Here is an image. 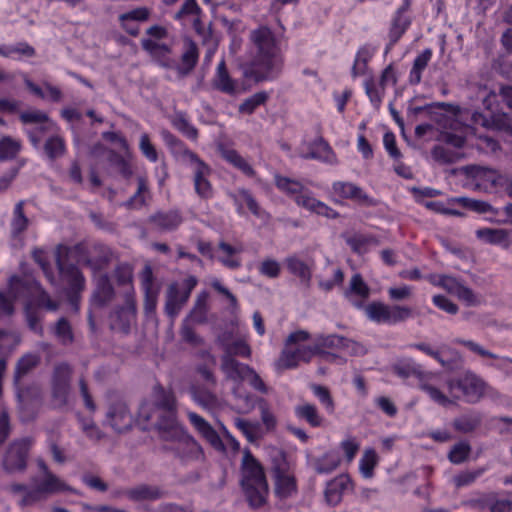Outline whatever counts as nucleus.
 <instances>
[{
  "label": "nucleus",
  "instance_id": "obj_7",
  "mask_svg": "<svg viewBox=\"0 0 512 512\" xmlns=\"http://www.w3.org/2000/svg\"><path fill=\"white\" fill-rule=\"evenodd\" d=\"M72 368L67 363L55 365L51 377V406L57 410H67L71 398Z\"/></svg>",
  "mask_w": 512,
  "mask_h": 512
},
{
  "label": "nucleus",
  "instance_id": "obj_24",
  "mask_svg": "<svg viewBox=\"0 0 512 512\" xmlns=\"http://www.w3.org/2000/svg\"><path fill=\"white\" fill-rule=\"evenodd\" d=\"M308 152L301 156L305 159H317L328 164H336L337 157L327 141L319 137L312 143H308Z\"/></svg>",
  "mask_w": 512,
  "mask_h": 512
},
{
  "label": "nucleus",
  "instance_id": "obj_55",
  "mask_svg": "<svg viewBox=\"0 0 512 512\" xmlns=\"http://www.w3.org/2000/svg\"><path fill=\"white\" fill-rule=\"evenodd\" d=\"M377 460V454L374 450L369 449L364 452L360 461V470L365 478L372 477Z\"/></svg>",
  "mask_w": 512,
  "mask_h": 512
},
{
  "label": "nucleus",
  "instance_id": "obj_2",
  "mask_svg": "<svg viewBox=\"0 0 512 512\" xmlns=\"http://www.w3.org/2000/svg\"><path fill=\"white\" fill-rule=\"evenodd\" d=\"M251 43V75L258 82L275 79L282 71L283 56L275 34L260 26L249 34Z\"/></svg>",
  "mask_w": 512,
  "mask_h": 512
},
{
  "label": "nucleus",
  "instance_id": "obj_44",
  "mask_svg": "<svg viewBox=\"0 0 512 512\" xmlns=\"http://www.w3.org/2000/svg\"><path fill=\"white\" fill-rule=\"evenodd\" d=\"M292 471L286 454L280 449H274L271 454V472L272 475H278Z\"/></svg>",
  "mask_w": 512,
  "mask_h": 512
},
{
  "label": "nucleus",
  "instance_id": "obj_14",
  "mask_svg": "<svg viewBox=\"0 0 512 512\" xmlns=\"http://www.w3.org/2000/svg\"><path fill=\"white\" fill-rule=\"evenodd\" d=\"M458 171L476 181L477 188L496 187L508 182V178L501 175L498 171L480 165H467L460 167Z\"/></svg>",
  "mask_w": 512,
  "mask_h": 512
},
{
  "label": "nucleus",
  "instance_id": "obj_43",
  "mask_svg": "<svg viewBox=\"0 0 512 512\" xmlns=\"http://www.w3.org/2000/svg\"><path fill=\"white\" fill-rule=\"evenodd\" d=\"M21 150V143L10 136L0 139V161L14 159Z\"/></svg>",
  "mask_w": 512,
  "mask_h": 512
},
{
  "label": "nucleus",
  "instance_id": "obj_38",
  "mask_svg": "<svg viewBox=\"0 0 512 512\" xmlns=\"http://www.w3.org/2000/svg\"><path fill=\"white\" fill-rule=\"evenodd\" d=\"M192 395L193 399L206 410H214L220 406L218 397L206 388H194Z\"/></svg>",
  "mask_w": 512,
  "mask_h": 512
},
{
  "label": "nucleus",
  "instance_id": "obj_59",
  "mask_svg": "<svg viewBox=\"0 0 512 512\" xmlns=\"http://www.w3.org/2000/svg\"><path fill=\"white\" fill-rule=\"evenodd\" d=\"M19 118L23 124H44L49 122L48 115L40 110L24 111Z\"/></svg>",
  "mask_w": 512,
  "mask_h": 512
},
{
  "label": "nucleus",
  "instance_id": "obj_49",
  "mask_svg": "<svg viewBox=\"0 0 512 512\" xmlns=\"http://www.w3.org/2000/svg\"><path fill=\"white\" fill-rule=\"evenodd\" d=\"M431 155L433 159L440 164H452L458 161L460 158L457 152L440 145H437L432 149Z\"/></svg>",
  "mask_w": 512,
  "mask_h": 512
},
{
  "label": "nucleus",
  "instance_id": "obj_5",
  "mask_svg": "<svg viewBox=\"0 0 512 512\" xmlns=\"http://www.w3.org/2000/svg\"><path fill=\"white\" fill-rule=\"evenodd\" d=\"M309 338L310 334L305 330L291 333L285 341V348L276 361V368L278 370L295 368L300 361L309 362L314 355L319 354V347L301 344Z\"/></svg>",
  "mask_w": 512,
  "mask_h": 512
},
{
  "label": "nucleus",
  "instance_id": "obj_40",
  "mask_svg": "<svg viewBox=\"0 0 512 512\" xmlns=\"http://www.w3.org/2000/svg\"><path fill=\"white\" fill-rule=\"evenodd\" d=\"M39 364V357L34 354H26L22 356L16 364L15 372H14V383L18 384V382L27 375L30 371H32Z\"/></svg>",
  "mask_w": 512,
  "mask_h": 512
},
{
  "label": "nucleus",
  "instance_id": "obj_29",
  "mask_svg": "<svg viewBox=\"0 0 512 512\" xmlns=\"http://www.w3.org/2000/svg\"><path fill=\"white\" fill-rule=\"evenodd\" d=\"M212 86L214 89L229 95L236 93V83L230 77L224 60L217 66L216 74L212 80Z\"/></svg>",
  "mask_w": 512,
  "mask_h": 512
},
{
  "label": "nucleus",
  "instance_id": "obj_1",
  "mask_svg": "<svg viewBox=\"0 0 512 512\" xmlns=\"http://www.w3.org/2000/svg\"><path fill=\"white\" fill-rule=\"evenodd\" d=\"M177 400L171 390L161 385H155L152 391V400H143L137 413V422L142 430H149L153 423L159 437L173 444L166 447L167 451L183 464L202 461L204 453L200 444L191 436L177 419Z\"/></svg>",
  "mask_w": 512,
  "mask_h": 512
},
{
  "label": "nucleus",
  "instance_id": "obj_56",
  "mask_svg": "<svg viewBox=\"0 0 512 512\" xmlns=\"http://www.w3.org/2000/svg\"><path fill=\"white\" fill-rule=\"evenodd\" d=\"M192 324L193 323L184 319L180 328V336L185 342L193 346L202 345L203 339L195 333Z\"/></svg>",
  "mask_w": 512,
  "mask_h": 512
},
{
  "label": "nucleus",
  "instance_id": "obj_46",
  "mask_svg": "<svg viewBox=\"0 0 512 512\" xmlns=\"http://www.w3.org/2000/svg\"><path fill=\"white\" fill-rule=\"evenodd\" d=\"M173 126L192 140L198 137V130L192 126L183 113H176L172 120Z\"/></svg>",
  "mask_w": 512,
  "mask_h": 512
},
{
  "label": "nucleus",
  "instance_id": "obj_35",
  "mask_svg": "<svg viewBox=\"0 0 512 512\" xmlns=\"http://www.w3.org/2000/svg\"><path fill=\"white\" fill-rule=\"evenodd\" d=\"M432 54V50L427 48L415 58L409 76V82L411 84L416 85L421 82L422 72L425 70L429 61L431 60Z\"/></svg>",
  "mask_w": 512,
  "mask_h": 512
},
{
  "label": "nucleus",
  "instance_id": "obj_42",
  "mask_svg": "<svg viewBox=\"0 0 512 512\" xmlns=\"http://www.w3.org/2000/svg\"><path fill=\"white\" fill-rule=\"evenodd\" d=\"M44 152L50 160H55L65 154L64 139L58 135L49 137L44 144Z\"/></svg>",
  "mask_w": 512,
  "mask_h": 512
},
{
  "label": "nucleus",
  "instance_id": "obj_51",
  "mask_svg": "<svg viewBox=\"0 0 512 512\" xmlns=\"http://www.w3.org/2000/svg\"><path fill=\"white\" fill-rule=\"evenodd\" d=\"M236 427L245 435L249 442H255L259 438V424L236 418Z\"/></svg>",
  "mask_w": 512,
  "mask_h": 512
},
{
  "label": "nucleus",
  "instance_id": "obj_53",
  "mask_svg": "<svg viewBox=\"0 0 512 512\" xmlns=\"http://www.w3.org/2000/svg\"><path fill=\"white\" fill-rule=\"evenodd\" d=\"M32 258L42 268L45 276L48 278L50 283L55 284L56 279L51 271V266L46 256V253L42 249L35 248L32 251Z\"/></svg>",
  "mask_w": 512,
  "mask_h": 512
},
{
  "label": "nucleus",
  "instance_id": "obj_8",
  "mask_svg": "<svg viewBox=\"0 0 512 512\" xmlns=\"http://www.w3.org/2000/svg\"><path fill=\"white\" fill-rule=\"evenodd\" d=\"M449 393L454 399H459V395H454L455 390H460L466 402L475 404L479 402L485 394L486 383L476 374L466 372L456 379L447 381Z\"/></svg>",
  "mask_w": 512,
  "mask_h": 512
},
{
  "label": "nucleus",
  "instance_id": "obj_20",
  "mask_svg": "<svg viewBox=\"0 0 512 512\" xmlns=\"http://www.w3.org/2000/svg\"><path fill=\"white\" fill-rule=\"evenodd\" d=\"M187 417L195 430L217 451H225V445L217 431L200 415L188 412Z\"/></svg>",
  "mask_w": 512,
  "mask_h": 512
},
{
  "label": "nucleus",
  "instance_id": "obj_22",
  "mask_svg": "<svg viewBox=\"0 0 512 512\" xmlns=\"http://www.w3.org/2000/svg\"><path fill=\"white\" fill-rule=\"evenodd\" d=\"M166 491L157 485L139 484L125 490L124 495L131 501H155L166 496Z\"/></svg>",
  "mask_w": 512,
  "mask_h": 512
},
{
  "label": "nucleus",
  "instance_id": "obj_50",
  "mask_svg": "<svg viewBox=\"0 0 512 512\" xmlns=\"http://www.w3.org/2000/svg\"><path fill=\"white\" fill-rule=\"evenodd\" d=\"M490 124V128L510 132L512 131V116L505 112H492Z\"/></svg>",
  "mask_w": 512,
  "mask_h": 512
},
{
  "label": "nucleus",
  "instance_id": "obj_36",
  "mask_svg": "<svg viewBox=\"0 0 512 512\" xmlns=\"http://www.w3.org/2000/svg\"><path fill=\"white\" fill-rule=\"evenodd\" d=\"M23 200L19 201L14 208L13 218L11 221V235L16 238L22 234L29 225V219L24 214Z\"/></svg>",
  "mask_w": 512,
  "mask_h": 512
},
{
  "label": "nucleus",
  "instance_id": "obj_37",
  "mask_svg": "<svg viewBox=\"0 0 512 512\" xmlns=\"http://www.w3.org/2000/svg\"><path fill=\"white\" fill-rule=\"evenodd\" d=\"M221 155L226 161L242 171L245 175L249 177L255 175V171L251 165L236 150L222 148Z\"/></svg>",
  "mask_w": 512,
  "mask_h": 512
},
{
  "label": "nucleus",
  "instance_id": "obj_62",
  "mask_svg": "<svg viewBox=\"0 0 512 512\" xmlns=\"http://www.w3.org/2000/svg\"><path fill=\"white\" fill-rule=\"evenodd\" d=\"M420 387L423 391H425L431 397V399L433 401L437 402L438 404H440L442 406H447L449 404L455 403L454 400L449 399L438 388H436L430 384L423 383V384H421Z\"/></svg>",
  "mask_w": 512,
  "mask_h": 512
},
{
  "label": "nucleus",
  "instance_id": "obj_33",
  "mask_svg": "<svg viewBox=\"0 0 512 512\" xmlns=\"http://www.w3.org/2000/svg\"><path fill=\"white\" fill-rule=\"evenodd\" d=\"M310 463L318 474H328L339 466L340 458L334 452H327L321 457L313 458Z\"/></svg>",
  "mask_w": 512,
  "mask_h": 512
},
{
  "label": "nucleus",
  "instance_id": "obj_4",
  "mask_svg": "<svg viewBox=\"0 0 512 512\" xmlns=\"http://www.w3.org/2000/svg\"><path fill=\"white\" fill-rule=\"evenodd\" d=\"M240 485L250 508L259 509L266 505L269 485L264 468L248 450L242 459Z\"/></svg>",
  "mask_w": 512,
  "mask_h": 512
},
{
  "label": "nucleus",
  "instance_id": "obj_3",
  "mask_svg": "<svg viewBox=\"0 0 512 512\" xmlns=\"http://www.w3.org/2000/svg\"><path fill=\"white\" fill-rule=\"evenodd\" d=\"M83 253H85V247L82 244L74 246L59 244L55 251L60 282L64 285V293L75 310H78L81 294L86 287V279L81 270L70 261L81 262Z\"/></svg>",
  "mask_w": 512,
  "mask_h": 512
},
{
  "label": "nucleus",
  "instance_id": "obj_41",
  "mask_svg": "<svg viewBox=\"0 0 512 512\" xmlns=\"http://www.w3.org/2000/svg\"><path fill=\"white\" fill-rule=\"evenodd\" d=\"M479 239L489 244H505L508 246V232L504 229L483 228L476 231Z\"/></svg>",
  "mask_w": 512,
  "mask_h": 512
},
{
  "label": "nucleus",
  "instance_id": "obj_17",
  "mask_svg": "<svg viewBox=\"0 0 512 512\" xmlns=\"http://www.w3.org/2000/svg\"><path fill=\"white\" fill-rule=\"evenodd\" d=\"M251 349L244 341L237 340L225 347V353L221 358V369L226 377L232 376L237 370L234 363L239 366H246L235 359V356L249 358Z\"/></svg>",
  "mask_w": 512,
  "mask_h": 512
},
{
  "label": "nucleus",
  "instance_id": "obj_19",
  "mask_svg": "<svg viewBox=\"0 0 512 512\" xmlns=\"http://www.w3.org/2000/svg\"><path fill=\"white\" fill-rule=\"evenodd\" d=\"M332 188L339 197L352 200L360 205L370 207L377 204L361 187L352 182L337 181L333 183Z\"/></svg>",
  "mask_w": 512,
  "mask_h": 512
},
{
  "label": "nucleus",
  "instance_id": "obj_31",
  "mask_svg": "<svg viewBox=\"0 0 512 512\" xmlns=\"http://www.w3.org/2000/svg\"><path fill=\"white\" fill-rule=\"evenodd\" d=\"M208 293L202 292L200 293L195 301V304L190 311V313L187 315L185 320H188L189 322L193 324H205L207 323V313L209 310L208 307Z\"/></svg>",
  "mask_w": 512,
  "mask_h": 512
},
{
  "label": "nucleus",
  "instance_id": "obj_16",
  "mask_svg": "<svg viewBox=\"0 0 512 512\" xmlns=\"http://www.w3.org/2000/svg\"><path fill=\"white\" fill-rule=\"evenodd\" d=\"M185 154L187 155V160L195 165L194 185L197 194L205 199L212 197V186L207 180L210 168L193 151H185Z\"/></svg>",
  "mask_w": 512,
  "mask_h": 512
},
{
  "label": "nucleus",
  "instance_id": "obj_58",
  "mask_svg": "<svg viewBox=\"0 0 512 512\" xmlns=\"http://www.w3.org/2000/svg\"><path fill=\"white\" fill-rule=\"evenodd\" d=\"M162 137L165 143L173 150L174 153L181 155L184 159L187 160L185 151L190 150L185 147L184 143L180 139H178L167 130L162 131Z\"/></svg>",
  "mask_w": 512,
  "mask_h": 512
},
{
  "label": "nucleus",
  "instance_id": "obj_27",
  "mask_svg": "<svg viewBox=\"0 0 512 512\" xmlns=\"http://www.w3.org/2000/svg\"><path fill=\"white\" fill-rule=\"evenodd\" d=\"M275 494L280 499H287L297 493V483L293 471L273 476Z\"/></svg>",
  "mask_w": 512,
  "mask_h": 512
},
{
  "label": "nucleus",
  "instance_id": "obj_18",
  "mask_svg": "<svg viewBox=\"0 0 512 512\" xmlns=\"http://www.w3.org/2000/svg\"><path fill=\"white\" fill-rule=\"evenodd\" d=\"M115 298L114 287L107 274L100 275L95 281V288L90 298V305L94 309L107 307Z\"/></svg>",
  "mask_w": 512,
  "mask_h": 512
},
{
  "label": "nucleus",
  "instance_id": "obj_15",
  "mask_svg": "<svg viewBox=\"0 0 512 512\" xmlns=\"http://www.w3.org/2000/svg\"><path fill=\"white\" fill-rule=\"evenodd\" d=\"M67 489L68 487L56 475L47 472L44 478L36 484V488L24 495L20 504L22 506L31 505L40 500L44 494H52Z\"/></svg>",
  "mask_w": 512,
  "mask_h": 512
},
{
  "label": "nucleus",
  "instance_id": "obj_28",
  "mask_svg": "<svg viewBox=\"0 0 512 512\" xmlns=\"http://www.w3.org/2000/svg\"><path fill=\"white\" fill-rule=\"evenodd\" d=\"M94 255L91 257H84L82 255L81 262L86 266L90 267L94 271H98L106 267L111 261L112 252L111 250L102 244H96L93 246Z\"/></svg>",
  "mask_w": 512,
  "mask_h": 512
},
{
  "label": "nucleus",
  "instance_id": "obj_25",
  "mask_svg": "<svg viewBox=\"0 0 512 512\" xmlns=\"http://www.w3.org/2000/svg\"><path fill=\"white\" fill-rule=\"evenodd\" d=\"M236 368V372L232 374V376L227 377L233 381H244L247 380L249 384L257 391L266 394L268 392V388L259 376V374L250 366H239L234 363Z\"/></svg>",
  "mask_w": 512,
  "mask_h": 512
},
{
  "label": "nucleus",
  "instance_id": "obj_47",
  "mask_svg": "<svg viewBox=\"0 0 512 512\" xmlns=\"http://www.w3.org/2000/svg\"><path fill=\"white\" fill-rule=\"evenodd\" d=\"M268 99V94L264 91L257 92L251 97L247 98L241 105L239 106V112L245 114H252L255 109L264 104Z\"/></svg>",
  "mask_w": 512,
  "mask_h": 512
},
{
  "label": "nucleus",
  "instance_id": "obj_13",
  "mask_svg": "<svg viewBox=\"0 0 512 512\" xmlns=\"http://www.w3.org/2000/svg\"><path fill=\"white\" fill-rule=\"evenodd\" d=\"M136 317V302L133 292L125 293V301L121 306H116L109 315L110 328L112 330L128 333L131 324Z\"/></svg>",
  "mask_w": 512,
  "mask_h": 512
},
{
  "label": "nucleus",
  "instance_id": "obj_21",
  "mask_svg": "<svg viewBox=\"0 0 512 512\" xmlns=\"http://www.w3.org/2000/svg\"><path fill=\"white\" fill-rule=\"evenodd\" d=\"M182 222L183 217L178 210L157 211L148 218V223L160 232L174 231Z\"/></svg>",
  "mask_w": 512,
  "mask_h": 512
},
{
  "label": "nucleus",
  "instance_id": "obj_63",
  "mask_svg": "<svg viewBox=\"0 0 512 512\" xmlns=\"http://www.w3.org/2000/svg\"><path fill=\"white\" fill-rule=\"evenodd\" d=\"M235 201L238 203L240 201L244 202L248 209L256 216L260 215V207L252 196V194L245 189H241L238 191L237 195H235Z\"/></svg>",
  "mask_w": 512,
  "mask_h": 512
},
{
  "label": "nucleus",
  "instance_id": "obj_60",
  "mask_svg": "<svg viewBox=\"0 0 512 512\" xmlns=\"http://www.w3.org/2000/svg\"><path fill=\"white\" fill-rule=\"evenodd\" d=\"M435 285H438L445 289L448 293L457 295L463 283L458 279L447 276V275H439L438 280L433 282Z\"/></svg>",
  "mask_w": 512,
  "mask_h": 512
},
{
  "label": "nucleus",
  "instance_id": "obj_9",
  "mask_svg": "<svg viewBox=\"0 0 512 512\" xmlns=\"http://www.w3.org/2000/svg\"><path fill=\"white\" fill-rule=\"evenodd\" d=\"M196 285V277L189 276L182 284L174 282L168 286L165 300V312L171 319H174L179 314Z\"/></svg>",
  "mask_w": 512,
  "mask_h": 512
},
{
  "label": "nucleus",
  "instance_id": "obj_11",
  "mask_svg": "<svg viewBox=\"0 0 512 512\" xmlns=\"http://www.w3.org/2000/svg\"><path fill=\"white\" fill-rule=\"evenodd\" d=\"M366 314L377 323L396 324L412 316V309L406 306H389L381 302H372L365 308Z\"/></svg>",
  "mask_w": 512,
  "mask_h": 512
},
{
  "label": "nucleus",
  "instance_id": "obj_23",
  "mask_svg": "<svg viewBox=\"0 0 512 512\" xmlns=\"http://www.w3.org/2000/svg\"><path fill=\"white\" fill-rule=\"evenodd\" d=\"M370 288L360 274H354L350 279L349 287L344 296L356 307L361 308L363 302L369 297Z\"/></svg>",
  "mask_w": 512,
  "mask_h": 512
},
{
  "label": "nucleus",
  "instance_id": "obj_48",
  "mask_svg": "<svg viewBox=\"0 0 512 512\" xmlns=\"http://www.w3.org/2000/svg\"><path fill=\"white\" fill-rule=\"evenodd\" d=\"M275 183L280 190L295 197L305 189L300 182L279 175L275 176Z\"/></svg>",
  "mask_w": 512,
  "mask_h": 512
},
{
  "label": "nucleus",
  "instance_id": "obj_64",
  "mask_svg": "<svg viewBox=\"0 0 512 512\" xmlns=\"http://www.w3.org/2000/svg\"><path fill=\"white\" fill-rule=\"evenodd\" d=\"M150 10L146 7H139L134 10L123 13L119 16V21H140L144 22L149 19Z\"/></svg>",
  "mask_w": 512,
  "mask_h": 512
},
{
  "label": "nucleus",
  "instance_id": "obj_57",
  "mask_svg": "<svg viewBox=\"0 0 512 512\" xmlns=\"http://www.w3.org/2000/svg\"><path fill=\"white\" fill-rule=\"evenodd\" d=\"M148 192V186L144 178H138V188L136 193L126 202L128 208H137L145 204L144 193Z\"/></svg>",
  "mask_w": 512,
  "mask_h": 512
},
{
  "label": "nucleus",
  "instance_id": "obj_26",
  "mask_svg": "<svg viewBox=\"0 0 512 512\" xmlns=\"http://www.w3.org/2000/svg\"><path fill=\"white\" fill-rule=\"evenodd\" d=\"M408 8V2L400 7L395 17L393 18L390 31H389V44L387 50L391 49L392 46L402 37L410 25V19L404 15Z\"/></svg>",
  "mask_w": 512,
  "mask_h": 512
},
{
  "label": "nucleus",
  "instance_id": "obj_34",
  "mask_svg": "<svg viewBox=\"0 0 512 512\" xmlns=\"http://www.w3.org/2000/svg\"><path fill=\"white\" fill-rule=\"evenodd\" d=\"M294 412L297 418L306 421L312 427H320L322 425L323 418L313 404L297 405Z\"/></svg>",
  "mask_w": 512,
  "mask_h": 512
},
{
  "label": "nucleus",
  "instance_id": "obj_39",
  "mask_svg": "<svg viewBox=\"0 0 512 512\" xmlns=\"http://www.w3.org/2000/svg\"><path fill=\"white\" fill-rule=\"evenodd\" d=\"M286 265L292 274L299 277L303 283L309 286L311 280V270L304 261L298 257L292 256L286 259Z\"/></svg>",
  "mask_w": 512,
  "mask_h": 512
},
{
  "label": "nucleus",
  "instance_id": "obj_61",
  "mask_svg": "<svg viewBox=\"0 0 512 512\" xmlns=\"http://www.w3.org/2000/svg\"><path fill=\"white\" fill-rule=\"evenodd\" d=\"M55 334L64 344L72 342L73 334L71 326L66 318H60L57 321L55 325Z\"/></svg>",
  "mask_w": 512,
  "mask_h": 512
},
{
  "label": "nucleus",
  "instance_id": "obj_6",
  "mask_svg": "<svg viewBox=\"0 0 512 512\" xmlns=\"http://www.w3.org/2000/svg\"><path fill=\"white\" fill-rule=\"evenodd\" d=\"M171 52V47L167 45V51L159 49L152 58L163 68L175 69L179 78H184L190 75L196 67L199 59L197 44L190 38L184 39L180 64L170 57Z\"/></svg>",
  "mask_w": 512,
  "mask_h": 512
},
{
  "label": "nucleus",
  "instance_id": "obj_10",
  "mask_svg": "<svg viewBox=\"0 0 512 512\" xmlns=\"http://www.w3.org/2000/svg\"><path fill=\"white\" fill-rule=\"evenodd\" d=\"M32 439L21 438L11 442L3 457L2 467L7 473L23 472L27 466L29 451L32 446Z\"/></svg>",
  "mask_w": 512,
  "mask_h": 512
},
{
  "label": "nucleus",
  "instance_id": "obj_54",
  "mask_svg": "<svg viewBox=\"0 0 512 512\" xmlns=\"http://www.w3.org/2000/svg\"><path fill=\"white\" fill-rule=\"evenodd\" d=\"M345 341L346 338L343 336L321 335L316 339V343L313 347H319V353H321L323 348H343Z\"/></svg>",
  "mask_w": 512,
  "mask_h": 512
},
{
  "label": "nucleus",
  "instance_id": "obj_12",
  "mask_svg": "<svg viewBox=\"0 0 512 512\" xmlns=\"http://www.w3.org/2000/svg\"><path fill=\"white\" fill-rule=\"evenodd\" d=\"M105 423L117 433H123L131 429L133 416L125 400L121 398L110 399Z\"/></svg>",
  "mask_w": 512,
  "mask_h": 512
},
{
  "label": "nucleus",
  "instance_id": "obj_45",
  "mask_svg": "<svg viewBox=\"0 0 512 512\" xmlns=\"http://www.w3.org/2000/svg\"><path fill=\"white\" fill-rule=\"evenodd\" d=\"M471 453V446L467 441L456 443L448 453V459L453 464L465 462Z\"/></svg>",
  "mask_w": 512,
  "mask_h": 512
},
{
  "label": "nucleus",
  "instance_id": "obj_32",
  "mask_svg": "<svg viewBox=\"0 0 512 512\" xmlns=\"http://www.w3.org/2000/svg\"><path fill=\"white\" fill-rule=\"evenodd\" d=\"M349 483L347 476H339L332 481L328 482L324 495L325 500L329 505H337L342 498V492L346 489Z\"/></svg>",
  "mask_w": 512,
  "mask_h": 512
},
{
  "label": "nucleus",
  "instance_id": "obj_52",
  "mask_svg": "<svg viewBox=\"0 0 512 512\" xmlns=\"http://www.w3.org/2000/svg\"><path fill=\"white\" fill-rule=\"evenodd\" d=\"M108 161L124 178H129L132 175L130 164L117 152L109 151Z\"/></svg>",
  "mask_w": 512,
  "mask_h": 512
},
{
  "label": "nucleus",
  "instance_id": "obj_30",
  "mask_svg": "<svg viewBox=\"0 0 512 512\" xmlns=\"http://www.w3.org/2000/svg\"><path fill=\"white\" fill-rule=\"evenodd\" d=\"M483 420L480 412L471 411L455 418L452 422L453 428L460 433L468 434L477 430Z\"/></svg>",
  "mask_w": 512,
  "mask_h": 512
}]
</instances>
